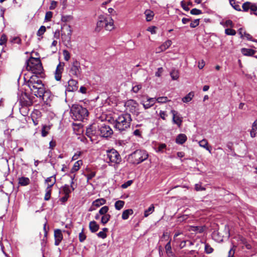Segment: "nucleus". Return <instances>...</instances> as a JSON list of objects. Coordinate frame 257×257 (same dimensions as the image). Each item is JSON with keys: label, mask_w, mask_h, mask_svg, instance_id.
<instances>
[{"label": "nucleus", "mask_w": 257, "mask_h": 257, "mask_svg": "<svg viewBox=\"0 0 257 257\" xmlns=\"http://www.w3.org/2000/svg\"><path fill=\"white\" fill-rule=\"evenodd\" d=\"M27 85L32 93L36 96L44 99L45 89L42 81L39 79L38 76H31L27 82Z\"/></svg>", "instance_id": "nucleus-1"}, {"label": "nucleus", "mask_w": 257, "mask_h": 257, "mask_svg": "<svg viewBox=\"0 0 257 257\" xmlns=\"http://www.w3.org/2000/svg\"><path fill=\"white\" fill-rule=\"evenodd\" d=\"M26 69L28 71H31L32 76H40L42 77L43 68L41 60L39 58L31 57L26 62Z\"/></svg>", "instance_id": "nucleus-2"}, {"label": "nucleus", "mask_w": 257, "mask_h": 257, "mask_svg": "<svg viewBox=\"0 0 257 257\" xmlns=\"http://www.w3.org/2000/svg\"><path fill=\"white\" fill-rule=\"evenodd\" d=\"M131 115L128 113H123L119 115L115 119L114 128L120 133L125 131L128 128L132 121Z\"/></svg>", "instance_id": "nucleus-3"}, {"label": "nucleus", "mask_w": 257, "mask_h": 257, "mask_svg": "<svg viewBox=\"0 0 257 257\" xmlns=\"http://www.w3.org/2000/svg\"><path fill=\"white\" fill-rule=\"evenodd\" d=\"M72 118L75 120L83 121L88 115L87 109L79 104H73L71 108Z\"/></svg>", "instance_id": "nucleus-4"}, {"label": "nucleus", "mask_w": 257, "mask_h": 257, "mask_svg": "<svg viewBox=\"0 0 257 257\" xmlns=\"http://www.w3.org/2000/svg\"><path fill=\"white\" fill-rule=\"evenodd\" d=\"M103 27L106 30L109 31L114 29L113 20L110 16H101L99 17L95 31L99 32Z\"/></svg>", "instance_id": "nucleus-5"}, {"label": "nucleus", "mask_w": 257, "mask_h": 257, "mask_svg": "<svg viewBox=\"0 0 257 257\" xmlns=\"http://www.w3.org/2000/svg\"><path fill=\"white\" fill-rule=\"evenodd\" d=\"M104 159L109 166H114L121 162V158L118 152L114 149H111L106 151V154L104 155Z\"/></svg>", "instance_id": "nucleus-6"}, {"label": "nucleus", "mask_w": 257, "mask_h": 257, "mask_svg": "<svg viewBox=\"0 0 257 257\" xmlns=\"http://www.w3.org/2000/svg\"><path fill=\"white\" fill-rule=\"evenodd\" d=\"M148 154L145 150H137L131 155V158L133 159V163L139 164L148 158Z\"/></svg>", "instance_id": "nucleus-7"}, {"label": "nucleus", "mask_w": 257, "mask_h": 257, "mask_svg": "<svg viewBox=\"0 0 257 257\" xmlns=\"http://www.w3.org/2000/svg\"><path fill=\"white\" fill-rule=\"evenodd\" d=\"M174 241L177 243L180 248H184L186 246L187 242H189L190 245L193 244L191 241H190L185 238L184 234L181 232H177L175 233L174 236Z\"/></svg>", "instance_id": "nucleus-8"}, {"label": "nucleus", "mask_w": 257, "mask_h": 257, "mask_svg": "<svg viewBox=\"0 0 257 257\" xmlns=\"http://www.w3.org/2000/svg\"><path fill=\"white\" fill-rule=\"evenodd\" d=\"M81 68L80 63L75 60L70 65L69 74L70 76L79 78L81 75Z\"/></svg>", "instance_id": "nucleus-9"}, {"label": "nucleus", "mask_w": 257, "mask_h": 257, "mask_svg": "<svg viewBox=\"0 0 257 257\" xmlns=\"http://www.w3.org/2000/svg\"><path fill=\"white\" fill-rule=\"evenodd\" d=\"M98 129L100 136L103 138L109 137L113 134V131L109 125L105 123L100 124Z\"/></svg>", "instance_id": "nucleus-10"}, {"label": "nucleus", "mask_w": 257, "mask_h": 257, "mask_svg": "<svg viewBox=\"0 0 257 257\" xmlns=\"http://www.w3.org/2000/svg\"><path fill=\"white\" fill-rule=\"evenodd\" d=\"M49 182H51V184H48V185H47V187L46 189V194L44 197V199L47 201L50 199L51 194V188L56 183L55 175H53L50 177H48L45 180L46 183H48Z\"/></svg>", "instance_id": "nucleus-11"}, {"label": "nucleus", "mask_w": 257, "mask_h": 257, "mask_svg": "<svg viewBox=\"0 0 257 257\" xmlns=\"http://www.w3.org/2000/svg\"><path fill=\"white\" fill-rule=\"evenodd\" d=\"M171 113L173 115L172 121L173 123L177 125L178 127H180L183 121V118L181 115L175 110H171Z\"/></svg>", "instance_id": "nucleus-12"}, {"label": "nucleus", "mask_w": 257, "mask_h": 257, "mask_svg": "<svg viewBox=\"0 0 257 257\" xmlns=\"http://www.w3.org/2000/svg\"><path fill=\"white\" fill-rule=\"evenodd\" d=\"M77 81L74 79H71L68 81V86L66 90L69 92H73L76 91L77 88Z\"/></svg>", "instance_id": "nucleus-13"}, {"label": "nucleus", "mask_w": 257, "mask_h": 257, "mask_svg": "<svg viewBox=\"0 0 257 257\" xmlns=\"http://www.w3.org/2000/svg\"><path fill=\"white\" fill-rule=\"evenodd\" d=\"M64 66V63L60 62L56 67L55 72V78L57 81H60L61 79Z\"/></svg>", "instance_id": "nucleus-14"}, {"label": "nucleus", "mask_w": 257, "mask_h": 257, "mask_svg": "<svg viewBox=\"0 0 257 257\" xmlns=\"http://www.w3.org/2000/svg\"><path fill=\"white\" fill-rule=\"evenodd\" d=\"M20 103L22 106H28L32 104V101L26 93H24L20 97Z\"/></svg>", "instance_id": "nucleus-15"}, {"label": "nucleus", "mask_w": 257, "mask_h": 257, "mask_svg": "<svg viewBox=\"0 0 257 257\" xmlns=\"http://www.w3.org/2000/svg\"><path fill=\"white\" fill-rule=\"evenodd\" d=\"M172 44V41L170 40L166 41L161 45L158 49L157 52L160 53L167 49Z\"/></svg>", "instance_id": "nucleus-16"}, {"label": "nucleus", "mask_w": 257, "mask_h": 257, "mask_svg": "<svg viewBox=\"0 0 257 257\" xmlns=\"http://www.w3.org/2000/svg\"><path fill=\"white\" fill-rule=\"evenodd\" d=\"M187 140V137L185 134H181L177 136L176 139V143L178 144L182 145Z\"/></svg>", "instance_id": "nucleus-17"}, {"label": "nucleus", "mask_w": 257, "mask_h": 257, "mask_svg": "<svg viewBox=\"0 0 257 257\" xmlns=\"http://www.w3.org/2000/svg\"><path fill=\"white\" fill-rule=\"evenodd\" d=\"M89 227L91 232H95L99 229V226L96 221H92L89 222Z\"/></svg>", "instance_id": "nucleus-18"}, {"label": "nucleus", "mask_w": 257, "mask_h": 257, "mask_svg": "<svg viewBox=\"0 0 257 257\" xmlns=\"http://www.w3.org/2000/svg\"><path fill=\"white\" fill-rule=\"evenodd\" d=\"M205 226H191L190 230L194 231L196 233H201L205 230Z\"/></svg>", "instance_id": "nucleus-19"}, {"label": "nucleus", "mask_w": 257, "mask_h": 257, "mask_svg": "<svg viewBox=\"0 0 257 257\" xmlns=\"http://www.w3.org/2000/svg\"><path fill=\"white\" fill-rule=\"evenodd\" d=\"M144 14L145 15L146 19L147 22L151 21L154 17V13L150 10H146Z\"/></svg>", "instance_id": "nucleus-20"}, {"label": "nucleus", "mask_w": 257, "mask_h": 257, "mask_svg": "<svg viewBox=\"0 0 257 257\" xmlns=\"http://www.w3.org/2000/svg\"><path fill=\"white\" fill-rule=\"evenodd\" d=\"M241 52L243 55L251 56L254 54L255 51L251 49L242 48Z\"/></svg>", "instance_id": "nucleus-21"}, {"label": "nucleus", "mask_w": 257, "mask_h": 257, "mask_svg": "<svg viewBox=\"0 0 257 257\" xmlns=\"http://www.w3.org/2000/svg\"><path fill=\"white\" fill-rule=\"evenodd\" d=\"M165 248L166 253L167 254L168 256H169V257L175 256V255L172 250V247H171L170 241H169L166 244Z\"/></svg>", "instance_id": "nucleus-22"}, {"label": "nucleus", "mask_w": 257, "mask_h": 257, "mask_svg": "<svg viewBox=\"0 0 257 257\" xmlns=\"http://www.w3.org/2000/svg\"><path fill=\"white\" fill-rule=\"evenodd\" d=\"M30 181L29 178L22 177L19 178V184L23 186H25L30 184Z\"/></svg>", "instance_id": "nucleus-23"}, {"label": "nucleus", "mask_w": 257, "mask_h": 257, "mask_svg": "<svg viewBox=\"0 0 257 257\" xmlns=\"http://www.w3.org/2000/svg\"><path fill=\"white\" fill-rule=\"evenodd\" d=\"M134 211L132 209H128L123 211L122 213V218L123 220H126L128 218L130 215L133 214Z\"/></svg>", "instance_id": "nucleus-24"}, {"label": "nucleus", "mask_w": 257, "mask_h": 257, "mask_svg": "<svg viewBox=\"0 0 257 257\" xmlns=\"http://www.w3.org/2000/svg\"><path fill=\"white\" fill-rule=\"evenodd\" d=\"M82 165V160H78L77 161H76L72 168L71 169V172L72 173H73L76 171H77L78 170H79V169H80V166Z\"/></svg>", "instance_id": "nucleus-25"}, {"label": "nucleus", "mask_w": 257, "mask_h": 257, "mask_svg": "<svg viewBox=\"0 0 257 257\" xmlns=\"http://www.w3.org/2000/svg\"><path fill=\"white\" fill-rule=\"evenodd\" d=\"M194 96V93L193 91L189 92L187 95L182 98V100L183 102L187 103L190 102Z\"/></svg>", "instance_id": "nucleus-26"}, {"label": "nucleus", "mask_w": 257, "mask_h": 257, "mask_svg": "<svg viewBox=\"0 0 257 257\" xmlns=\"http://www.w3.org/2000/svg\"><path fill=\"white\" fill-rule=\"evenodd\" d=\"M106 203V200L104 198L97 199L94 201L92 203L93 206L98 207L101 205H102Z\"/></svg>", "instance_id": "nucleus-27"}, {"label": "nucleus", "mask_w": 257, "mask_h": 257, "mask_svg": "<svg viewBox=\"0 0 257 257\" xmlns=\"http://www.w3.org/2000/svg\"><path fill=\"white\" fill-rule=\"evenodd\" d=\"M199 145L200 147L205 149L206 150L208 151L209 153H211V150L208 146V142L206 140L204 139L199 141Z\"/></svg>", "instance_id": "nucleus-28"}, {"label": "nucleus", "mask_w": 257, "mask_h": 257, "mask_svg": "<svg viewBox=\"0 0 257 257\" xmlns=\"http://www.w3.org/2000/svg\"><path fill=\"white\" fill-rule=\"evenodd\" d=\"M257 130V119L255 120L252 124V129L250 131V135L251 138H254L255 136V131Z\"/></svg>", "instance_id": "nucleus-29"}, {"label": "nucleus", "mask_w": 257, "mask_h": 257, "mask_svg": "<svg viewBox=\"0 0 257 257\" xmlns=\"http://www.w3.org/2000/svg\"><path fill=\"white\" fill-rule=\"evenodd\" d=\"M124 202L122 200H118L115 202L114 207L116 210H120L124 206Z\"/></svg>", "instance_id": "nucleus-30"}, {"label": "nucleus", "mask_w": 257, "mask_h": 257, "mask_svg": "<svg viewBox=\"0 0 257 257\" xmlns=\"http://www.w3.org/2000/svg\"><path fill=\"white\" fill-rule=\"evenodd\" d=\"M110 217L111 216L109 214L102 216L101 218V223L103 225L106 224L110 220Z\"/></svg>", "instance_id": "nucleus-31"}, {"label": "nucleus", "mask_w": 257, "mask_h": 257, "mask_svg": "<svg viewBox=\"0 0 257 257\" xmlns=\"http://www.w3.org/2000/svg\"><path fill=\"white\" fill-rule=\"evenodd\" d=\"M62 191L66 195H69V194L71 192L70 186L68 185H65L62 187Z\"/></svg>", "instance_id": "nucleus-32"}, {"label": "nucleus", "mask_w": 257, "mask_h": 257, "mask_svg": "<svg viewBox=\"0 0 257 257\" xmlns=\"http://www.w3.org/2000/svg\"><path fill=\"white\" fill-rule=\"evenodd\" d=\"M166 147L167 146L165 144H159L158 147L155 149L157 153H163Z\"/></svg>", "instance_id": "nucleus-33"}, {"label": "nucleus", "mask_w": 257, "mask_h": 257, "mask_svg": "<svg viewBox=\"0 0 257 257\" xmlns=\"http://www.w3.org/2000/svg\"><path fill=\"white\" fill-rule=\"evenodd\" d=\"M229 3L230 5L237 11H241V9L239 5L234 0H230Z\"/></svg>", "instance_id": "nucleus-34"}, {"label": "nucleus", "mask_w": 257, "mask_h": 257, "mask_svg": "<svg viewBox=\"0 0 257 257\" xmlns=\"http://www.w3.org/2000/svg\"><path fill=\"white\" fill-rule=\"evenodd\" d=\"M154 211V206L153 205H151L147 210L145 211L144 216L145 217H148L150 214L153 213Z\"/></svg>", "instance_id": "nucleus-35"}, {"label": "nucleus", "mask_w": 257, "mask_h": 257, "mask_svg": "<svg viewBox=\"0 0 257 257\" xmlns=\"http://www.w3.org/2000/svg\"><path fill=\"white\" fill-rule=\"evenodd\" d=\"M108 210H109L108 207L107 206H103L102 207H101L99 209L98 213H99V214H100L102 216L105 215L107 214V213Z\"/></svg>", "instance_id": "nucleus-36"}, {"label": "nucleus", "mask_w": 257, "mask_h": 257, "mask_svg": "<svg viewBox=\"0 0 257 257\" xmlns=\"http://www.w3.org/2000/svg\"><path fill=\"white\" fill-rule=\"evenodd\" d=\"M54 237L55 238H58L62 239L63 235L62 234L61 230L59 229H57L54 231Z\"/></svg>", "instance_id": "nucleus-37"}, {"label": "nucleus", "mask_w": 257, "mask_h": 257, "mask_svg": "<svg viewBox=\"0 0 257 257\" xmlns=\"http://www.w3.org/2000/svg\"><path fill=\"white\" fill-rule=\"evenodd\" d=\"M40 112L39 111H36V112H34L32 114V119L33 121V123L35 125H36L38 124V120L37 119V118H35V115H40Z\"/></svg>", "instance_id": "nucleus-38"}, {"label": "nucleus", "mask_w": 257, "mask_h": 257, "mask_svg": "<svg viewBox=\"0 0 257 257\" xmlns=\"http://www.w3.org/2000/svg\"><path fill=\"white\" fill-rule=\"evenodd\" d=\"M204 249L205 252L207 254L211 253L213 251V248L207 243H205Z\"/></svg>", "instance_id": "nucleus-39"}, {"label": "nucleus", "mask_w": 257, "mask_h": 257, "mask_svg": "<svg viewBox=\"0 0 257 257\" xmlns=\"http://www.w3.org/2000/svg\"><path fill=\"white\" fill-rule=\"evenodd\" d=\"M251 3L246 2L242 4V8L243 11L247 12L250 9Z\"/></svg>", "instance_id": "nucleus-40"}, {"label": "nucleus", "mask_w": 257, "mask_h": 257, "mask_svg": "<svg viewBox=\"0 0 257 257\" xmlns=\"http://www.w3.org/2000/svg\"><path fill=\"white\" fill-rule=\"evenodd\" d=\"M157 101L158 103H164L169 101L167 97L166 96H162L159 97L157 98Z\"/></svg>", "instance_id": "nucleus-41"}, {"label": "nucleus", "mask_w": 257, "mask_h": 257, "mask_svg": "<svg viewBox=\"0 0 257 257\" xmlns=\"http://www.w3.org/2000/svg\"><path fill=\"white\" fill-rule=\"evenodd\" d=\"M170 75L173 80H177L179 77L178 72L176 70H173L170 72Z\"/></svg>", "instance_id": "nucleus-42"}, {"label": "nucleus", "mask_w": 257, "mask_h": 257, "mask_svg": "<svg viewBox=\"0 0 257 257\" xmlns=\"http://www.w3.org/2000/svg\"><path fill=\"white\" fill-rule=\"evenodd\" d=\"M225 33L227 35L234 36L236 34V32L233 29L228 28L225 30Z\"/></svg>", "instance_id": "nucleus-43"}, {"label": "nucleus", "mask_w": 257, "mask_h": 257, "mask_svg": "<svg viewBox=\"0 0 257 257\" xmlns=\"http://www.w3.org/2000/svg\"><path fill=\"white\" fill-rule=\"evenodd\" d=\"M49 127L47 125H44L43 126L42 128V136L43 137H46L48 134V130H49Z\"/></svg>", "instance_id": "nucleus-44"}, {"label": "nucleus", "mask_w": 257, "mask_h": 257, "mask_svg": "<svg viewBox=\"0 0 257 257\" xmlns=\"http://www.w3.org/2000/svg\"><path fill=\"white\" fill-rule=\"evenodd\" d=\"M46 31V27L44 26H42L38 30L37 35L38 36H41L44 34Z\"/></svg>", "instance_id": "nucleus-45"}, {"label": "nucleus", "mask_w": 257, "mask_h": 257, "mask_svg": "<svg viewBox=\"0 0 257 257\" xmlns=\"http://www.w3.org/2000/svg\"><path fill=\"white\" fill-rule=\"evenodd\" d=\"M67 31L68 32L67 34V39L68 41H70L71 39V36L72 35V29L70 25L67 26L66 28Z\"/></svg>", "instance_id": "nucleus-46"}, {"label": "nucleus", "mask_w": 257, "mask_h": 257, "mask_svg": "<svg viewBox=\"0 0 257 257\" xmlns=\"http://www.w3.org/2000/svg\"><path fill=\"white\" fill-rule=\"evenodd\" d=\"M7 41V38L5 34H3L0 38V45L6 44Z\"/></svg>", "instance_id": "nucleus-47"}, {"label": "nucleus", "mask_w": 257, "mask_h": 257, "mask_svg": "<svg viewBox=\"0 0 257 257\" xmlns=\"http://www.w3.org/2000/svg\"><path fill=\"white\" fill-rule=\"evenodd\" d=\"M63 54L64 55V60L68 61L70 58L69 52L67 50H64L63 51Z\"/></svg>", "instance_id": "nucleus-48"}, {"label": "nucleus", "mask_w": 257, "mask_h": 257, "mask_svg": "<svg viewBox=\"0 0 257 257\" xmlns=\"http://www.w3.org/2000/svg\"><path fill=\"white\" fill-rule=\"evenodd\" d=\"M199 24V19H195L190 23V26L191 28H196Z\"/></svg>", "instance_id": "nucleus-49"}, {"label": "nucleus", "mask_w": 257, "mask_h": 257, "mask_svg": "<svg viewBox=\"0 0 257 257\" xmlns=\"http://www.w3.org/2000/svg\"><path fill=\"white\" fill-rule=\"evenodd\" d=\"M197 253L195 250H192L188 251L186 256V257H196V254Z\"/></svg>", "instance_id": "nucleus-50"}, {"label": "nucleus", "mask_w": 257, "mask_h": 257, "mask_svg": "<svg viewBox=\"0 0 257 257\" xmlns=\"http://www.w3.org/2000/svg\"><path fill=\"white\" fill-rule=\"evenodd\" d=\"M190 13L193 15H198L202 14V11L200 10L194 8L191 10Z\"/></svg>", "instance_id": "nucleus-51"}, {"label": "nucleus", "mask_w": 257, "mask_h": 257, "mask_svg": "<svg viewBox=\"0 0 257 257\" xmlns=\"http://www.w3.org/2000/svg\"><path fill=\"white\" fill-rule=\"evenodd\" d=\"M142 88L141 84H137L132 87V91L135 93H137L140 89Z\"/></svg>", "instance_id": "nucleus-52"}, {"label": "nucleus", "mask_w": 257, "mask_h": 257, "mask_svg": "<svg viewBox=\"0 0 257 257\" xmlns=\"http://www.w3.org/2000/svg\"><path fill=\"white\" fill-rule=\"evenodd\" d=\"M243 34H244V36L247 40H248L249 41H252V42H257L256 40H254V39H252V36L250 34H249L248 33H246L245 32H244Z\"/></svg>", "instance_id": "nucleus-53"}, {"label": "nucleus", "mask_w": 257, "mask_h": 257, "mask_svg": "<svg viewBox=\"0 0 257 257\" xmlns=\"http://www.w3.org/2000/svg\"><path fill=\"white\" fill-rule=\"evenodd\" d=\"M11 42L12 43H17V44H20L21 43V40L18 37H14L12 39V40H11Z\"/></svg>", "instance_id": "nucleus-54"}, {"label": "nucleus", "mask_w": 257, "mask_h": 257, "mask_svg": "<svg viewBox=\"0 0 257 257\" xmlns=\"http://www.w3.org/2000/svg\"><path fill=\"white\" fill-rule=\"evenodd\" d=\"M142 104H143L144 108L146 109H148L150 108L151 106H152V105L150 103H149L148 100H147L146 101H143L142 102Z\"/></svg>", "instance_id": "nucleus-55"}, {"label": "nucleus", "mask_w": 257, "mask_h": 257, "mask_svg": "<svg viewBox=\"0 0 257 257\" xmlns=\"http://www.w3.org/2000/svg\"><path fill=\"white\" fill-rule=\"evenodd\" d=\"M52 12L50 11L46 12L45 18V20L47 21H50L51 18L52 17Z\"/></svg>", "instance_id": "nucleus-56"}, {"label": "nucleus", "mask_w": 257, "mask_h": 257, "mask_svg": "<svg viewBox=\"0 0 257 257\" xmlns=\"http://www.w3.org/2000/svg\"><path fill=\"white\" fill-rule=\"evenodd\" d=\"M82 153L80 151H77L76 153L74 154L72 158V160L74 161L77 160L79 157L81 156Z\"/></svg>", "instance_id": "nucleus-57"}, {"label": "nucleus", "mask_w": 257, "mask_h": 257, "mask_svg": "<svg viewBox=\"0 0 257 257\" xmlns=\"http://www.w3.org/2000/svg\"><path fill=\"white\" fill-rule=\"evenodd\" d=\"M79 239L80 242H83L86 239V235L83 233V230L79 234Z\"/></svg>", "instance_id": "nucleus-58"}, {"label": "nucleus", "mask_w": 257, "mask_h": 257, "mask_svg": "<svg viewBox=\"0 0 257 257\" xmlns=\"http://www.w3.org/2000/svg\"><path fill=\"white\" fill-rule=\"evenodd\" d=\"M94 133L93 132L92 128L91 127L87 128L86 131V135L89 138H91V135H93Z\"/></svg>", "instance_id": "nucleus-59"}, {"label": "nucleus", "mask_w": 257, "mask_h": 257, "mask_svg": "<svg viewBox=\"0 0 257 257\" xmlns=\"http://www.w3.org/2000/svg\"><path fill=\"white\" fill-rule=\"evenodd\" d=\"M132 183H133L132 180H128L127 182H126L125 183L122 184L121 187L124 189L126 188L128 186H130Z\"/></svg>", "instance_id": "nucleus-60"}, {"label": "nucleus", "mask_w": 257, "mask_h": 257, "mask_svg": "<svg viewBox=\"0 0 257 257\" xmlns=\"http://www.w3.org/2000/svg\"><path fill=\"white\" fill-rule=\"evenodd\" d=\"M163 69L162 67L158 68L157 71L155 73V76L157 77H160L163 73Z\"/></svg>", "instance_id": "nucleus-61"}, {"label": "nucleus", "mask_w": 257, "mask_h": 257, "mask_svg": "<svg viewBox=\"0 0 257 257\" xmlns=\"http://www.w3.org/2000/svg\"><path fill=\"white\" fill-rule=\"evenodd\" d=\"M156 27L155 26H151L148 28L147 31L151 32L152 34H154L156 33Z\"/></svg>", "instance_id": "nucleus-62"}, {"label": "nucleus", "mask_w": 257, "mask_h": 257, "mask_svg": "<svg viewBox=\"0 0 257 257\" xmlns=\"http://www.w3.org/2000/svg\"><path fill=\"white\" fill-rule=\"evenodd\" d=\"M95 176V173L93 172H91L90 173H89L86 175L87 181H89V180L92 179Z\"/></svg>", "instance_id": "nucleus-63"}, {"label": "nucleus", "mask_w": 257, "mask_h": 257, "mask_svg": "<svg viewBox=\"0 0 257 257\" xmlns=\"http://www.w3.org/2000/svg\"><path fill=\"white\" fill-rule=\"evenodd\" d=\"M98 237L101 238H102V239H104L107 236V235L106 234V233L105 232H103V231H100L97 234Z\"/></svg>", "instance_id": "nucleus-64"}]
</instances>
